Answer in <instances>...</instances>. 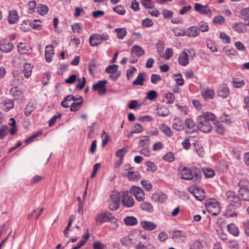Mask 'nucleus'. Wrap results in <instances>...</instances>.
<instances>
[{
	"instance_id": "2f4dec72",
	"label": "nucleus",
	"mask_w": 249,
	"mask_h": 249,
	"mask_svg": "<svg viewBox=\"0 0 249 249\" xmlns=\"http://www.w3.org/2000/svg\"><path fill=\"white\" fill-rule=\"evenodd\" d=\"M131 51V53H134L137 57L142 56L145 53V52L142 48L137 45L133 46L132 47Z\"/></svg>"
},
{
	"instance_id": "69168bd1",
	"label": "nucleus",
	"mask_w": 249,
	"mask_h": 249,
	"mask_svg": "<svg viewBox=\"0 0 249 249\" xmlns=\"http://www.w3.org/2000/svg\"><path fill=\"white\" fill-rule=\"evenodd\" d=\"M158 96L157 92L155 90H150L146 94V99L153 101L155 100Z\"/></svg>"
},
{
	"instance_id": "79ce46f5",
	"label": "nucleus",
	"mask_w": 249,
	"mask_h": 249,
	"mask_svg": "<svg viewBox=\"0 0 249 249\" xmlns=\"http://www.w3.org/2000/svg\"><path fill=\"white\" fill-rule=\"evenodd\" d=\"M202 171L207 178H212L215 175L214 170L211 168L204 167L202 168Z\"/></svg>"
},
{
	"instance_id": "de8ad7c7",
	"label": "nucleus",
	"mask_w": 249,
	"mask_h": 249,
	"mask_svg": "<svg viewBox=\"0 0 249 249\" xmlns=\"http://www.w3.org/2000/svg\"><path fill=\"white\" fill-rule=\"evenodd\" d=\"M48 10V6L45 5L39 4L37 7V13L41 16H44L46 14Z\"/></svg>"
},
{
	"instance_id": "774afa93",
	"label": "nucleus",
	"mask_w": 249,
	"mask_h": 249,
	"mask_svg": "<svg viewBox=\"0 0 249 249\" xmlns=\"http://www.w3.org/2000/svg\"><path fill=\"white\" fill-rule=\"evenodd\" d=\"M93 249H104L106 248L105 245L100 241H95L92 245Z\"/></svg>"
},
{
	"instance_id": "13d9d810",
	"label": "nucleus",
	"mask_w": 249,
	"mask_h": 249,
	"mask_svg": "<svg viewBox=\"0 0 249 249\" xmlns=\"http://www.w3.org/2000/svg\"><path fill=\"white\" fill-rule=\"evenodd\" d=\"M141 3L147 9H152L154 7V3L151 0H141Z\"/></svg>"
},
{
	"instance_id": "49530a36",
	"label": "nucleus",
	"mask_w": 249,
	"mask_h": 249,
	"mask_svg": "<svg viewBox=\"0 0 249 249\" xmlns=\"http://www.w3.org/2000/svg\"><path fill=\"white\" fill-rule=\"evenodd\" d=\"M195 150L200 157H203L205 155V152L202 145L199 143H194Z\"/></svg>"
},
{
	"instance_id": "39448f33",
	"label": "nucleus",
	"mask_w": 249,
	"mask_h": 249,
	"mask_svg": "<svg viewBox=\"0 0 249 249\" xmlns=\"http://www.w3.org/2000/svg\"><path fill=\"white\" fill-rule=\"evenodd\" d=\"M208 212L212 215L216 216L221 212L220 203L216 201H209L206 204Z\"/></svg>"
},
{
	"instance_id": "dca6fc26",
	"label": "nucleus",
	"mask_w": 249,
	"mask_h": 249,
	"mask_svg": "<svg viewBox=\"0 0 249 249\" xmlns=\"http://www.w3.org/2000/svg\"><path fill=\"white\" fill-rule=\"evenodd\" d=\"M193 196L198 200H203L205 198L204 191L200 188L195 187L192 191H191Z\"/></svg>"
},
{
	"instance_id": "09e8293b",
	"label": "nucleus",
	"mask_w": 249,
	"mask_h": 249,
	"mask_svg": "<svg viewBox=\"0 0 249 249\" xmlns=\"http://www.w3.org/2000/svg\"><path fill=\"white\" fill-rule=\"evenodd\" d=\"M31 23L29 20L23 21L20 24V29L23 32H26L30 30Z\"/></svg>"
},
{
	"instance_id": "cd10ccee",
	"label": "nucleus",
	"mask_w": 249,
	"mask_h": 249,
	"mask_svg": "<svg viewBox=\"0 0 249 249\" xmlns=\"http://www.w3.org/2000/svg\"><path fill=\"white\" fill-rule=\"evenodd\" d=\"M83 99L82 96L79 97V101L73 102L70 107V110L72 112H75L78 110L83 105Z\"/></svg>"
},
{
	"instance_id": "4468645a",
	"label": "nucleus",
	"mask_w": 249,
	"mask_h": 249,
	"mask_svg": "<svg viewBox=\"0 0 249 249\" xmlns=\"http://www.w3.org/2000/svg\"><path fill=\"white\" fill-rule=\"evenodd\" d=\"M13 48L12 43L7 39H3L0 42V50L4 53L10 52Z\"/></svg>"
},
{
	"instance_id": "7ed1b4c3",
	"label": "nucleus",
	"mask_w": 249,
	"mask_h": 249,
	"mask_svg": "<svg viewBox=\"0 0 249 249\" xmlns=\"http://www.w3.org/2000/svg\"><path fill=\"white\" fill-rule=\"evenodd\" d=\"M132 245L135 244L136 243H140L142 239L146 241H150V238L149 235L146 234H143L142 232L139 231H132L128 234Z\"/></svg>"
},
{
	"instance_id": "9d476101",
	"label": "nucleus",
	"mask_w": 249,
	"mask_h": 249,
	"mask_svg": "<svg viewBox=\"0 0 249 249\" xmlns=\"http://www.w3.org/2000/svg\"><path fill=\"white\" fill-rule=\"evenodd\" d=\"M178 64L183 67L186 66L189 63V54L186 51H182L178 58Z\"/></svg>"
},
{
	"instance_id": "a18cd8bd",
	"label": "nucleus",
	"mask_w": 249,
	"mask_h": 249,
	"mask_svg": "<svg viewBox=\"0 0 249 249\" xmlns=\"http://www.w3.org/2000/svg\"><path fill=\"white\" fill-rule=\"evenodd\" d=\"M14 106V102L10 100H6L4 101L3 110L5 111H8L13 108Z\"/></svg>"
},
{
	"instance_id": "1a4fd4ad",
	"label": "nucleus",
	"mask_w": 249,
	"mask_h": 249,
	"mask_svg": "<svg viewBox=\"0 0 249 249\" xmlns=\"http://www.w3.org/2000/svg\"><path fill=\"white\" fill-rule=\"evenodd\" d=\"M185 130L187 132H194L197 129V124L191 118H187L184 121Z\"/></svg>"
},
{
	"instance_id": "4be33fe9",
	"label": "nucleus",
	"mask_w": 249,
	"mask_h": 249,
	"mask_svg": "<svg viewBox=\"0 0 249 249\" xmlns=\"http://www.w3.org/2000/svg\"><path fill=\"white\" fill-rule=\"evenodd\" d=\"M200 31L196 26H193L188 28L186 31V35L190 37H196L199 35Z\"/></svg>"
},
{
	"instance_id": "338daca9",
	"label": "nucleus",
	"mask_w": 249,
	"mask_h": 249,
	"mask_svg": "<svg viewBox=\"0 0 249 249\" xmlns=\"http://www.w3.org/2000/svg\"><path fill=\"white\" fill-rule=\"evenodd\" d=\"M35 107L32 104H29L27 105L25 107V115L26 116H29L31 113L34 110Z\"/></svg>"
},
{
	"instance_id": "5fc2aeb1",
	"label": "nucleus",
	"mask_w": 249,
	"mask_h": 249,
	"mask_svg": "<svg viewBox=\"0 0 249 249\" xmlns=\"http://www.w3.org/2000/svg\"><path fill=\"white\" fill-rule=\"evenodd\" d=\"M101 138L102 139V145L103 147H105L108 143L109 140V136L108 134L105 131H103L101 135Z\"/></svg>"
},
{
	"instance_id": "a19ab883",
	"label": "nucleus",
	"mask_w": 249,
	"mask_h": 249,
	"mask_svg": "<svg viewBox=\"0 0 249 249\" xmlns=\"http://www.w3.org/2000/svg\"><path fill=\"white\" fill-rule=\"evenodd\" d=\"M73 98V95L72 94L67 95L61 102V105L64 108H68Z\"/></svg>"
},
{
	"instance_id": "20e7f679",
	"label": "nucleus",
	"mask_w": 249,
	"mask_h": 249,
	"mask_svg": "<svg viewBox=\"0 0 249 249\" xmlns=\"http://www.w3.org/2000/svg\"><path fill=\"white\" fill-rule=\"evenodd\" d=\"M108 207L112 211L117 210L120 204V194L118 192H113L110 196Z\"/></svg>"
},
{
	"instance_id": "3c124183",
	"label": "nucleus",
	"mask_w": 249,
	"mask_h": 249,
	"mask_svg": "<svg viewBox=\"0 0 249 249\" xmlns=\"http://www.w3.org/2000/svg\"><path fill=\"white\" fill-rule=\"evenodd\" d=\"M232 84L235 88H239L245 85V82L243 79L234 78L233 79Z\"/></svg>"
},
{
	"instance_id": "e433bc0d",
	"label": "nucleus",
	"mask_w": 249,
	"mask_h": 249,
	"mask_svg": "<svg viewBox=\"0 0 249 249\" xmlns=\"http://www.w3.org/2000/svg\"><path fill=\"white\" fill-rule=\"evenodd\" d=\"M159 128L165 135L168 137H171L173 134L170 127L165 124H161L160 125Z\"/></svg>"
},
{
	"instance_id": "680f3d73",
	"label": "nucleus",
	"mask_w": 249,
	"mask_h": 249,
	"mask_svg": "<svg viewBox=\"0 0 249 249\" xmlns=\"http://www.w3.org/2000/svg\"><path fill=\"white\" fill-rule=\"evenodd\" d=\"M198 27L199 29V31L201 30L203 32H207L209 30L208 23L204 21H200L198 23Z\"/></svg>"
},
{
	"instance_id": "4d7b16f0",
	"label": "nucleus",
	"mask_w": 249,
	"mask_h": 249,
	"mask_svg": "<svg viewBox=\"0 0 249 249\" xmlns=\"http://www.w3.org/2000/svg\"><path fill=\"white\" fill-rule=\"evenodd\" d=\"M118 69V66L116 65H109L106 68V71L108 73L113 74L116 73Z\"/></svg>"
},
{
	"instance_id": "37998d69",
	"label": "nucleus",
	"mask_w": 249,
	"mask_h": 249,
	"mask_svg": "<svg viewBox=\"0 0 249 249\" xmlns=\"http://www.w3.org/2000/svg\"><path fill=\"white\" fill-rule=\"evenodd\" d=\"M10 92L12 96L16 99H18L22 94V91L17 87L11 88Z\"/></svg>"
},
{
	"instance_id": "e2e57ef3",
	"label": "nucleus",
	"mask_w": 249,
	"mask_h": 249,
	"mask_svg": "<svg viewBox=\"0 0 249 249\" xmlns=\"http://www.w3.org/2000/svg\"><path fill=\"white\" fill-rule=\"evenodd\" d=\"M207 47L213 53L217 52V49L213 42L211 39L206 41Z\"/></svg>"
},
{
	"instance_id": "473e14b6",
	"label": "nucleus",
	"mask_w": 249,
	"mask_h": 249,
	"mask_svg": "<svg viewBox=\"0 0 249 249\" xmlns=\"http://www.w3.org/2000/svg\"><path fill=\"white\" fill-rule=\"evenodd\" d=\"M116 33L117 37L119 39H123L126 36L127 32L125 28H117L114 30Z\"/></svg>"
},
{
	"instance_id": "393cba45",
	"label": "nucleus",
	"mask_w": 249,
	"mask_h": 249,
	"mask_svg": "<svg viewBox=\"0 0 249 249\" xmlns=\"http://www.w3.org/2000/svg\"><path fill=\"white\" fill-rule=\"evenodd\" d=\"M225 215L227 217L237 216V213L236 212L235 208L233 205L230 204L227 206Z\"/></svg>"
},
{
	"instance_id": "6e6552de",
	"label": "nucleus",
	"mask_w": 249,
	"mask_h": 249,
	"mask_svg": "<svg viewBox=\"0 0 249 249\" xmlns=\"http://www.w3.org/2000/svg\"><path fill=\"white\" fill-rule=\"evenodd\" d=\"M107 83L106 80L99 81L92 86V89L97 90L99 95H105L107 92Z\"/></svg>"
},
{
	"instance_id": "c756f323",
	"label": "nucleus",
	"mask_w": 249,
	"mask_h": 249,
	"mask_svg": "<svg viewBox=\"0 0 249 249\" xmlns=\"http://www.w3.org/2000/svg\"><path fill=\"white\" fill-rule=\"evenodd\" d=\"M229 94V89L226 85L221 86L218 90V95L223 98H227Z\"/></svg>"
},
{
	"instance_id": "a878e982",
	"label": "nucleus",
	"mask_w": 249,
	"mask_h": 249,
	"mask_svg": "<svg viewBox=\"0 0 249 249\" xmlns=\"http://www.w3.org/2000/svg\"><path fill=\"white\" fill-rule=\"evenodd\" d=\"M140 208L142 211L150 213L153 212L154 210L152 204L147 201H144V200L140 204Z\"/></svg>"
},
{
	"instance_id": "412c9836",
	"label": "nucleus",
	"mask_w": 249,
	"mask_h": 249,
	"mask_svg": "<svg viewBox=\"0 0 249 249\" xmlns=\"http://www.w3.org/2000/svg\"><path fill=\"white\" fill-rule=\"evenodd\" d=\"M19 18V16L17 10H12L9 11L8 16V23L10 24H13L17 22Z\"/></svg>"
},
{
	"instance_id": "aec40b11",
	"label": "nucleus",
	"mask_w": 249,
	"mask_h": 249,
	"mask_svg": "<svg viewBox=\"0 0 249 249\" xmlns=\"http://www.w3.org/2000/svg\"><path fill=\"white\" fill-rule=\"evenodd\" d=\"M53 47V45H48L45 47V57L47 62L52 60V57L54 55Z\"/></svg>"
},
{
	"instance_id": "7c9ffc66",
	"label": "nucleus",
	"mask_w": 249,
	"mask_h": 249,
	"mask_svg": "<svg viewBox=\"0 0 249 249\" xmlns=\"http://www.w3.org/2000/svg\"><path fill=\"white\" fill-rule=\"evenodd\" d=\"M239 196L244 200L249 201V190L246 187H241L239 190Z\"/></svg>"
},
{
	"instance_id": "9b49d317",
	"label": "nucleus",
	"mask_w": 249,
	"mask_h": 249,
	"mask_svg": "<svg viewBox=\"0 0 249 249\" xmlns=\"http://www.w3.org/2000/svg\"><path fill=\"white\" fill-rule=\"evenodd\" d=\"M172 128L178 131H182L185 130L184 122L179 118L176 117L172 123Z\"/></svg>"
},
{
	"instance_id": "f3484780",
	"label": "nucleus",
	"mask_w": 249,
	"mask_h": 249,
	"mask_svg": "<svg viewBox=\"0 0 249 249\" xmlns=\"http://www.w3.org/2000/svg\"><path fill=\"white\" fill-rule=\"evenodd\" d=\"M234 31L239 34H243L247 32V29L245 24L242 22H235L232 25Z\"/></svg>"
},
{
	"instance_id": "c9c22d12",
	"label": "nucleus",
	"mask_w": 249,
	"mask_h": 249,
	"mask_svg": "<svg viewBox=\"0 0 249 249\" xmlns=\"http://www.w3.org/2000/svg\"><path fill=\"white\" fill-rule=\"evenodd\" d=\"M226 198L228 201L232 202H236L238 199L235 193L232 191H228L226 193Z\"/></svg>"
},
{
	"instance_id": "f03ea898",
	"label": "nucleus",
	"mask_w": 249,
	"mask_h": 249,
	"mask_svg": "<svg viewBox=\"0 0 249 249\" xmlns=\"http://www.w3.org/2000/svg\"><path fill=\"white\" fill-rule=\"evenodd\" d=\"M180 177L182 179L192 180L195 184H198L201 179V172L196 167L189 168L184 167L180 171Z\"/></svg>"
},
{
	"instance_id": "0e129e2a",
	"label": "nucleus",
	"mask_w": 249,
	"mask_h": 249,
	"mask_svg": "<svg viewBox=\"0 0 249 249\" xmlns=\"http://www.w3.org/2000/svg\"><path fill=\"white\" fill-rule=\"evenodd\" d=\"M137 69L135 67H132L128 69L126 71V77L128 80H130L134 77V74L136 72Z\"/></svg>"
},
{
	"instance_id": "72a5a7b5",
	"label": "nucleus",
	"mask_w": 249,
	"mask_h": 249,
	"mask_svg": "<svg viewBox=\"0 0 249 249\" xmlns=\"http://www.w3.org/2000/svg\"><path fill=\"white\" fill-rule=\"evenodd\" d=\"M227 229L228 231L234 236H238L239 234L238 228L233 223L228 225Z\"/></svg>"
},
{
	"instance_id": "8fccbe9b",
	"label": "nucleus",
	"mask_w": 249,
	"mask_h": 249,
	"mask_svg": "<svg viewBox=\"0 0 249 249\" xmlns=\"http://www.w3.org/2000/svg\"><path fill=\"white\" fill-rule=\"evenodd\" d=\"M172 236L174 238L180 239L186 237V233L184 231L179 230L174 231Z\"/></svg>"
},
{
	"instance_id": "f8f14e48",
	"label": "nucleus",
	"mask_w": 249,
	"mask_h": 249,
	"mask_svg": "<svg viewBox=\"0 0 249 249\" xmlns=\"http://www.w3.org/2000/svg\"><path fill=\"white\" fill-rule=\"evenodd\" d=\"M113 218V215L110 213H103L98 214L95 217V220L97 222L101 223L108 222L110 218Z\"/></svg>"
},
{
	"instance_id": "2eb2a0df",
	"label": "nucleus",
	"mask_w": 249,
	"mask_h": 249,
	"mask_svg": "<svg viewBox=\"0 0 249 249\" xmlns=\"http://www.w3.org/2000/svg\"><path fill=\"white\" fill-rule=\"evenodd\" d=\"M201 93L204 100L207 101L213 98L214 90L212 88H207L202 90Z\"/></svg>"
},
{
	"instance_id": "a211bd4d",
	"label": "nucleus",
	"mask_w": 249,
	"mask_h": 249,
	"mask_svg": "<svg viewBox=\"0 0 249 249\" xmlns=\"http://www.w3.org/2000/svg\"><path fill=\"white\" fill-rule=\"evenodd\" d=\"M18 52L21 54H28L32 52V49L30 46L24 43L20 42L18 45Z\"/></svg>"
},
{
	"instance_id": "603ef678",
	"label": "nucleus",
	"mask_w": 249,
	"mask_h": 249,
	"mask_svg": "<svg viewBox=\"0 0 249 249\" xmlns=\"http://www.w3.org/2000/svg\"><path fill=\"white\" fill-rule=\"evenodd\" d=\"M164 160L171 162L175 160V156L173 153L169 152L162 157Z\"/></svg>"
},
{
	"instance_id": "c03bdc74",
	"label": "nucleus",
	"mask_w": 249,
	"mask_h": 249,
	"mask_svg": "<svg viewBox=\"0 0 249 249\" xmlns=\"http://www.w3.org/2000/svg\"><path fill=\"white\" fill-rule=\"evenodd\" d=\"M128 178L129 180L131 181H137L139 180L141 178V176L137 172L131 171L129 172V174L128 175Z\"/></svg>"
},
{
	"instance_id": "0eeeda50",
	"label": "nucleus",
	"mask_w": 249,
	"mask_h": 249,
	"mask_svg": "<svg viewBox=\"0 0 249 249\" xmlns=\"http://www.w3.org/2000/svg\"><path fill=\"white\" fill-rule=\"evenodd\" d=\"M130 192L135 196L138 201H143L144 200V192L140 187L132 186L130 189Z\"/></svg>"
},
{
	"instance_id": "423d86ee",
	"label": "nucleus",
	"mask_w": 249,
	"mask_h": 249,
	"mask_svg": "<svg viewBox=\"0 0 249 249\" xmlns=\"http://www.w3.org/2000/svg\"><path fill=\"white\" fill-rule=\"evenodd\" d=\"M122 203L123 205L126 208H130L134 205V200L128 191L123 193Z\"/></svg>"
},
{
	"instance_id": "6ab92c4d",
	"label": "nucleus",
	"mask_w": 249,
	"mask_h": 249,
	"mask_svg": "<svg viewBox=\"0 0 249 249\" xmlns=\"http://www.w3.org/2000/svg\"><path fill=\"white\" fill-rule=\"evenodd\" d=\"M151 198L153 201L163 203L166 200L167 196L162 193L156 192L152 195Z\"/></svg>"
},
{
	"instance_id": "5701e85b",
	"label": "nucleus",
	"mask_w": 249,
	"mask_h": 249,
	"mask_svg": "<svg viewBox=\"0 0 249 249\" xmlns=\"http://www.w3.org/2000/svg\"><path fill=\"white\" fill-rule=\"evenodd\" d=\"M150 241H146V242H140L136 246V249H156V247L150 243Z\"/></svg>"
},
{
	"instance_id": "f704fd0d",
	"label": "nucleus",
	"mask_w": 249,
	"mask_h": 249,
	"mask_svg": "<svg viewBox=\"0 0 249 249\" xmlns=\"http://www.w3.org/2000/svg\"><path fill=\"white\" fill-rule=\"evenodd\" d=\"M33 66L30 63H25L23 67V72L26 78H29L32 72Z\"/></svg>"
},
{
	"instance_id": "ea45409f",
	"label": "nucleus",
	"mask_w": 249,
	"mask_h": 249,
	"mask_svg": "<svg viewBox=\"0 0 249 249\" xmlns=\"http://www.w3.org/2000/svg\"><path fill=\"white\" fill-rule=\"evenodd\" d=\"M124 222L127 226H134L138 223L137 219L134 216H127L124 219Z\"/></svg>"
},
{
	"instance_id": "6e6d98bb",
	"label": "nucleus",
	"mask_w": 249,
	"mask_h": 249,
	"mask_svg": "<svg viewBox=\"0 0 249 249\" xmlns=\"http://www.w3.org/2000/svg\"><path fill=\"white\" fill-rule=\"evenodd\" d=\"M165 98L166 101V103L168 104H173L175 100L174 95L171 92L166 93L165 96Z\"/></svg>"
},
{
	"instance_id": "ddd939ff",
	"label": "nucleus",
	"mask_w": 249,
	"mask_h": 249,
	"mask_svg": "<svg viewBox=\"0 0 249 249\" xmlns=\"http://www.w3.org/2000/svg\"><path fill=\"white\" fill-rule=\"evenodd\" d=\"M194 8L201 14L208 15L210 16L212 15V11L208 8L207 5L203 6L200 3H196Z\"/></svg>"
},
{
	"instance_id": "864d4df0",
	"label": "nucleus",
	"mask_w": 249,
	"mask_h": 249,
	"mask_svg": "<svg viewBox=\"0 0 249 249\" xmlns=\"http://www.w3.org/2000/svg\"><path fill=\"white\" fill-rule=\"evenodd\" d=\"M147 166V170L149 172H154L157 169L156 164L150 161H148L145 163Z\"/></svg>"
},
{
	"instance_id": "f257e3e1",
	"label": "nucleus",
	"mask_w": 249,
	"mask_h": 249,
	"mask_svg": "<svg viewBox=\"0 0 249 249\" xmlns=\"http://www.w3.org/2000/svg\"><path fill=\"white\" fill-rule=\"evenodd\" d=\"M215 119L214 114L209 112H205L202 115L197 117L196 121L197 128L204 133H209L212 129L211 122H213Z\"/></svg>"
},
{
	"instance_id": "4c0bfd02",
	"label": "nucleus",
	"mask_w": 249,
	"mask_h": 249,
	"mask_svg": "<svg viewBox=\"0 0 249 249\" xmlns=\"http://www.w3.org/2000/svg\"><path fill=\"white\" fill-rule=\"evenodd\" d=\"M157 115L160 117H166L169 115L170 111L168 108L162 106L158 108Z\"/></svg>"
},
{
	"instance_id": "052dcab7",
	"label": "nucleus",
	"mask_w": 249,
	"mask_h": 249,
	"mask_svg": "<svg viewBox=\"0 0 249 249\" xmlns=\"http://www.w3.org/2000/svg\"><path fill=\"white\" fill-rule=\"evenodd\" d=\"M154 22L151 19L146 18L142 20V25L143 27L148 28L153 26Z\"/></svg>"
},
{
	"instance_id": "c85d7f7f",
	"label": "nucleus",
	"mask_w": 249,
	"mask_h": 249,
	"mask_svg": "<svg viewBox=\"0 0 249 249\" xmlns=\"http://www.w3.org/2000/svg\"><path fill=\"white\" fill-rule=\"evenodd\" d=\"M145 74L143 72L139 73L137 78L134 80L132 83L133 86H142L145 81Z\"/></svg>"
},
{
	"instance_id": "b1692460",
	"label": "nucleus",
	"mask_w": 249,
	"mask_h": 249,
	"mask_svg": "<svg viewBox=\"0 0 249 249\" xmlns=\"http://www.w3.org/2000/svg\"><path fill=\"white\" fill-rule=\"evenodd\" d=\"M141 225L146 231H152L155 230L157 227L156 224L154 222L145 220L142 221Z\"/></svg>"
},
{
	"instance_id": "bb28decb",
	"label": "nucleus",
	"mask_w": 249,
	"mask_h": 249,
	"mask_svg": "<svg viewBox=\"0 0 249 249\" xmlns=\"http://www.w3.org/2000/svg\"><path fill=\"white\" fill-rule=\"evenodd\" d=\"M89 43L91 46H97L98 44L101 43L100 40L99 34H93L90 36L89 38Z\"/></svg>"
},
{
	"instance_id": "bf43d9fd",
	"label": "nucleus",
	"mask_w": 249,
	"mask_h": 249,
	"mask_svg": "<svg viewBox=\"0 0 249 249\" xmlns=\"http://www.w3.org/2000/svg\"><path fill=\"white\" fill-rule=\"evenodd\" d=\"M132 130L135 133H140L143 131V127L140 124L137 123L133 126Z\"/></svg>"
},
{
	"instance_id": "58836bf2",
	"label": "nucleus",
	"mask_w": 249,
	"mask_h": 249,
	"mask_svg": "<svg viewBox=\"0 0 249 249\" xmlns=\"http://www.w3.org/2000/svg\"><path fill=\"white\" fill-rule=\"evenodd\" d=\"M214 130L220 135H223L225 131V129L221 122L217 121L214 124Z\"/></svg>"
}]
</instances>
